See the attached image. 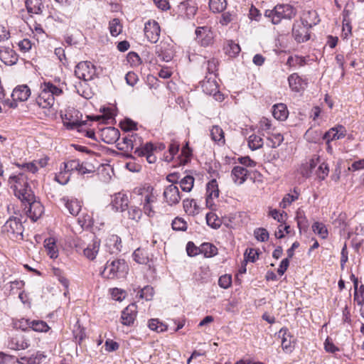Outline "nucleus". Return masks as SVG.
<instances>
[{
  "label": "nucleus",
  "instance_id": "nucleus-1",
  "mask_svg": "<svg viewBox=\"0 0 364 364\" xmlns=\"http://www.w3.org/2000/svg\"><path fill=\"white\" fill-rule=\"evenodd\" d=\"M134 193L139 197L140 205H142L144 214L149 218L154 217L156 212L154 210L153 205L157 200V196L154 192V188L151 186L144 185L135 188Z\"/></svg>",
  "mask_w": 364,
  "mask_h": 364
},
{
  "label": "nucleus",
  "instance_id": "nucleus-2",
  "mask_svg": "<svg viewBox=\"0 0 364 364\" xmlns=\"http://www.w3.org/2000/svg\"><path fill=\"white\" fill-rule=\"evenodd\" d=\"M62 92V90L53 83L44 82L36 100V104L43 109H50L54 105L55 97L60 95Z\"/></svg>",
  "mask_w": 364,
  "mask_h": 364
},
{
  "label": "nucleus",
  "instance_id": "nucleus-3",
  "mask_svg": "<svg viewBox=\"0 0 364 364\" xmlns=\"http://www.w3.org/2000/svg\"><path fill=\"white\" fill-rule=\"evenodd\" d=\"M128 272V265L124 259H114L107 261L103 271L101 272L102 277L113 279L124 277Z\"/></svg>",
  "mask_w": 364,
  "mask_h": 364
},
{
  "label": "nucleus",
  "instance_id": "nucleus-4",
  "mask_svg": "<svg viewBox=\"0 0 364 364\" xmlns=\"http://www.w3.org/2000/svg\"><path fill=\"white\" fill-rule=\"evenodd\" d=\"M296 15V10L289 4H278L272 9H267L264 16L273 24H278L282 19H291Z\"/></svg>",
  "mask_w": 364,
  "mask_h": 364
},
{
  "label": "nucleus",
  "instance_id": "nucleus-5",
  "mask_svg": "<svg viewBox=\"0 0 364 364\" xmlns=\"http://www.w3.org/2000/svg\"><path fill=\"white\" fill-rule=\"evenodd\" d=\"M9 184L15 196L21 200H23L28 193H33L28 184L27 177L23 173L11 176Z\"/></svg>",
  "mask_w": 364,
  "mask_h": 364
},
{
  "label": "nucleus",
  "instance_id": "nucleus-6",
  "mask_svg": "<svg viewBox=\"0 0 364 364\" xmlns=\"http://www.w3.org/2000/svg\"><path fill=\"white\" fill-rule=\"evenodd\" d=\"M2 231L12 240L23 239V226L16 217H10L2 227Z\"/></svg>",
  "mask_w": 364,
  "mask_h": 364
},
{
  "label": "nucleus",
  "instance_id": "nucleus-7",
  "mask_svg": "<svg viewBox=\"0 0 364 364\" xmlns=\"http://www.w3.org/2000/svg\"><path fill=\"white\" fill-rule=\"evenodd\" d=\"M65 172L77 171L80 175L95 172V167L88 161H80L79 159H70L63 163Z\"/></svg>",
  "mask_w": 364,
  "mask_h": 364
},
{
  "label": "nucleus",
  "instance_id": "nucleus-8",
  "mask_svg": "<svg viewBox=\"0 0 364 364\" xmlns=\"http://www.w3.org/2000/svg\"><path fill=\"white\" fill-rule=\"evenodd\" d=\"M21 201L28 203L27 215L33 221H36L43 213L44 208L40 201L36 200L33 193H28L26 198Z\"/></svg>",
  "mask_w": 364,
  "mask_h": 364
},
{
  "label": "nucleus",
  "instance_id": "nucleus-9",
  "mask_svg": "<svg viewBox=\"0 0 364 364\" xmlns=\"http://www.w3.org/2000/svg\"><path fill=\"white\" fill-rule=\"evenodd\" d=\"M75 75L85 82L92 80L96 75L95 66L89 61L80 62L75 66Z\"/></svg>",
  "mask_w": 364,
  "mask_h": 364
},
{
  "label": "nucleus",
  "instance_id": "nucleus-10",
  "mask_svg": "<svg viewBox=\"0 0 364 364\" xmlns=\"http://www.w3.org/2000/svg\"><path fill=\"white\" fill-rule=\"evenodd\" d=\"M141 144V138L136 134H129L122 138L121 141H118L117 147L118 149L124 151H129Z\"/></svg>",
  "mask_w": 364,
  "mask_h": 364
},
{
  "label": "nucleus",
  "instance_id": "nucleus-11",
  "mask_svg": "<svg viewBox=\"0 0 364 364\" xmlns=\"http://www.w3.org/2000/svg\"><path fill=\"white\" fill-rule=\"evenodd\" d=\"M219 196L218 185L215 179L209 181L206 185V206L211 209H215L214 199Z\"/></svg>",
  "mask_w": 364,
  "mask_h": 364
},
{
  "label": "nucleus",
  "instance_id": "nucleus-12",
  "mask_svg": "<svg viewBox=\"0 0 364 364\" xmlns=\"http://www.w3.org/2000/svg\"><path fill=\"white\" fill-rule=\"evenodd\" d=\"M144 31L145 36L149 42L155 43L159 41L161 29L156 21H148L144 25Z\"/></svg>",
  "mask_w": 364,
  "mask_h": 364
},
{
  "label": "nucleus",
  "instance_id": "nucleus-13",
  "mask_svg": "<svg viewBox=\"0 0 364 364\" xmlns=\"http://www.w3.org/2000/svg\"><path fill=\"white\" fill-rule=\"evenodd\" d=\"M163 196L165 201L169 205L178 203L181 199L178 187L176 184H171L166 186L164 191Z\"/></svg>",
  "mask_w": 364,
  "mask_h": 364
},
{
  "label": "nucleus",
  "instance_id": "nucleus-14",
  "mask_svg": "<svg viewBox=\"0 0 364 364\" xmlns=\"http://www.w3.org/2000/svg\"><path fill=\"white\" fill-rule=\"evenodd\" d=\"M292 34L298 43H303L310 38L309 28L303 22H296L294 24Z\"/></svg>",
  "mask_w": 364,
  "mask_h": 364
},
{
  "label": "nucleus",
  "instance_id": "nucleus-15",
  "mask_svg": "<svg viewBox=\"0 0 364 364\" xmlns=\"http://www.w3.org/2000/svg\"><path fill=\"white\" fill-rule=\"evenodd\" d=\"M121 238L117 235L108 236L105 241V250L110 255L117 254L122 249Z\"/></svg>",
  "mask_w": 364,
  "mask_h": 364
},
{
  "label": "nucleus",
  "instance_id": "nucleus-16",
  "mask_svg": "<svg viewBox=\"0 0 364 364\" xmlns=\"http://www.w3.org/2000/svg\"><path fill=\"white\" fill-rule=\"evenodd\" d=\"M196 40L203 46H208L213 43V35L208 27H198L196 30Z\"/></svg>",
  "mask_w": 364,
  "mask_h": 364
},
{
  "label": "nucleus",
  "instance_id": "nucleus-17",
  "mask_svg": "<svg viewBox=\"0 0 364 364\" xmlns=\"http://www.w3.org/2000/svg\"><path fill=\"white\" fill-rule=\"evenodd\" d=\"M137 314V306L135 304L128 305L121 315L122 323L125 326H131L134 323Z\"/></svg>",
  "mask_w": 364,
  "mask_h": 364
},
{
  "label": "nucleus",
  "instance_id": "nucleus-18",
  "mask_svg": "<svg viewBox=\"0 0 364 364\" xmlns=\"http://www.w3.org/2000/svg\"><path fill=\"white\" fill-rule=\"evenodd\" d=\"M156 53L159 60L164 62H170L173 57L172 46L167 43L161 42L160 45L157 46Z\"/></svg>",
  "mask_w": 364,
  "mask_h": 364
},
{
  "label": "nucleus",
  "instance_id": "nucleus-19",
  "mask_svg": "<svg viewBox=\"0 0 364 364\" xmlns=\"http://www.w3.org/2000/svg\"><path fill=\"white\" fill-rule=\"evenodd\" d=\"M346 128L342 125H338L326 132L323 135V139L326 140L327 144H329L331 141L342 139L346 136Z\"/></svg>",
  "mask_w": 364,
  "mask_h": 364
},
{
  "label": "nucleus",
  "instance_id": "nucleus-20",
  "mask_svg": "<svg viewBox=\"0 0 364 364\" xmlns=\"http://www.w3.org/2000/svg\"><path fill=\"white\" fill-rule=\"evenodd\" d=\"M29 346V341L22 335H16L8 342V347L14 350H24Z\"/></svg>",
  "mask_w": 364,
  "mask_h": 364
},
{
  "label": "nucleus",
  "instance_id": "nucleus-21",
  "mask_svg": "<svg viewBox=\"0 0 364 364\" xmlns=\"http://www.w3.org/2000/svg\"><path fill=\"white\" fill-rule=\"evenodd\" d=\"M154 144L151 143H146L141 148H136L134 154L139 156H146V160L149 164H153L156 161V157L154 154Z\"/></svg>",
  "mask_w": 364,
  "mask_h": 364
},
{
  "label": "nucleus",
  "instance_id": "nucleus-22",
  "mask_svg": "<svg viewBox=\"0 0 364 364\" xmlns=\"http://www.w3.org/2000/svg\"><path fill=\"white\" fill-rule=\"evenodd\" d=\"M112 205L117 211L123 212L128 208L129 198L127 194L119 192L114 194Z\"/></svg>",
  "mask_w": 364,
  "mask_h": 364
},
{
  "label": "nucleus",
  "instance_id": "nucleus-23",
  "mask_svg": "<svg viewBox=\"0 0 364 364\" xmlns=\"http://www.w3.org/2000/svg\"><path fill=\"white\" fill-rule=\"evenodd\" d=\"M101 136L105 143L114 144L118 141L120 134L117 128L109 127L102 129Z\"/></svg>",
  "mask_w": 364,
  "mask_h": 364
},
{
  "label": "nucleus",
  "instance_id": "nucleus-24",
  "mask_svg": "<svg viewBox=\"0 0 364 364\" xmlns=\"http://www.w3.org/2000/svg\"><path fill=\"white\" fill-rule=\"evenodd\" d=\"M203 91L209 95L220 96V92L218 91V86L215 78L205 77V79L203 80L201 83Z\"/></svg>",
  "mask_w": 364,
  "mask_h": 364
},
{
  "label": "nucleus",
  "instance_id": "nucleus-25",
  "mask_svg": "<svg viewBox=\"0 0 364 364\" xmlns=\"http://www.w3.org/2000/svg\"><path fill=\"white\" fill-rule=\"evenodd\" d=\"M248 170L240 166H235L231 171V177L233 182L237 185H242L246 181Z\"/></svg>",
  "mask_w": 364,
  "mask_h": 364
},
{
  "label": "nucleus",
  "instance_id": "nucleus-26",
  "mask_svg": "<svg viewBox=\"0 0 364 364\" xmlns=\"http://www.w3.org/2000/svg\"><path fill=\"white\" fill-rule=\"evenodd\" d=\"M0 60L6 65H11L16 63L18 58L14 50L9 47L0 49Z\"/></svg>",
  "mask_w": 364,
  "mask_h": 364
},
{
  "label": "nucleus",
  "instance_id": "nucleus-27",
  "mask_svg": "<svg viewBox=\"0 0 364 364\" xmlns=\"http://www.w3.org/2000/svg\"><path fill=\"white\" fill-rule=\"evenodd\" d=\"M31 95V90L26 85H18L12 92L11 97L14 101L24 102Z\"/></svg>",
  "mask_w": 364,
  "mask_h": 364
},
{
  "label": "nucleus",
  "instance_id": "nucleus-28",
  "mask_svg": "<svg viewBox=\"0 0 364 364\" xmlns=\"http://www.w3.org/2000/svg\"><path fill=\"white\" fill-rule=\"evenodd\" d=\"M100 241L97 239H95L90 243L87 247L83 250V254L88 259L93 260L95 259L99 250H100Z\"/></svg>",
  "mask_w": 364,
  "mask_h": 364
},
{
  "label": "nucleus",
  "instance_id": "nucleus-29",
  "mask_svg": "<svg viewBox=\"0 0 364 364\" xmlns=\"http://www.w3.org/2000/svg\"><path fill=\"white\" fill-rule=\"evenodd\" d=\"M210 136L211 139L218 145L221 146L225 144V133L218 125H214L210 129Z\"/></svg>",
  "mask_w": 364,
  "mask_h": 364
},
{
  "label": "nucleus",
  "instance_id": "nucleus-30",
  "mask_svg": "<svg viewBox=\"0 0 364 364\" xmlns=\"http://www.w3.org/2000/svg\"><path fill=\"white\" fill-rule=\"evenodd\" d=\"M288 81L290 88L296 92L304 89L307 84L305 80H302L296 73L290 75L288 77Z\"/></svg>",
  "mask_w": 364,
  "mask_h": 364
},
{
  "label": "nucleus",
  "instance_id": "nucleus-31",
  "mask_svg": "<svg viewBox=\"0 0 364 364\" xmlns=\"http://www.w3.org/2000/svg\"><path fill=\"white\" fill-rule=\"evenodd\" d=\"M272 114L276 119L284 121L289 115L286 105L283 103L274 105L272 107Z\"/></svg>",
  "mask_w": 364,
  "mask_h": 364
},
{
  "label": "nucleus",
  "instance_id": "nucleus-32",
  "mask_svg": "<svg viewBox=\"0 0 364 364\" xmlns=\"http://www.w3.org/2000/svg\"><path fill=\"white\" fill-rule=\"evenodd\" d=\"M25 4L28 12L31 14H41L44 8L41 0H26Z\"/></svg>",
  "mask_w": 364,
  "mask_h": 364
},
{
  "label": "nucleus",
  "instance_id": "nucleus-33",
  "mask_svg": "<svg viewBox=\"0 0 364 364\" xmlns=\"http://www.w3.org/2000/svg\"><path fill=\"white\" fill-rule=\"evenodd\" d=\"M72 116H70L69 114H65L64 117H63V122L64 126L67 127L68 129H78L82 125L86 124V121L80 120L78 119L77 115H76L77 119H72Z\"/></svg>",
  "mask_w": 364,
  "mask_h": 364
},
{
  "label": "nucleus",
  "instance_id": "nucleus-34",
  "mask_svg": "<svg viewBox=\"0 0 364 364\" xmlns=\"http://www.w3.org/2000/svg\"><path fill=\"white\" fill-rule=\"evenodd\" d=\"M44 247L47 251V254L52 259H55L58 257V250L56 246V241L54 237H49L45 240Z\"/></svg>",
  "mask_w": 364,
  "mask_h": 364
},
{
  "label": "nucleus",
  "instance_id": "nucleus-35",
  "mask_svg": "<svg viewBox=\"0 0 364 364\" xmlns=\"http://www.w3.org/2000/svg\"><path fill=\"white\" fill-rule=\"evenodd\" d=\"M282 335V347L287 353H291L293 350L291 336L288 333L287 329L282 328L279 331V336Z\"/></svg>",
  "mask_w": 364,
  "mask_h": 364
},
{
  "label": "nucleus",
  "instance_id": "nucleus-36",
  "mask_svg": "<svg viewBox=\"0 0 364 364\" xmlns=\"http://www.w3.org/2000/svg\"><path fill=\"white\" fill-rule=\"evenodd\" d=\"M65 202V205L68 210L69 213L73 215H77L81 210V202L77 199H63Z\"/></svg>",
  "mask_w": 364,
  "mask_h": 364
},
{
  "label": "nucleus",
  "instance_id": "nucleus-37",
  "mask_svg": "<svg viewBox=\"0 0 364 364\" xmlns=\"http://www.w3.org/2000/svg\"><path fill=\"white\" fill-rule=\"evenodd\" d=\"M350 11L344 9L343 11V28L342 36L344 38H347L348 36L351 33L352 26L350 21L349 19Z\"/></svg>",
  "mask_w": 364,
  "mask_h": 364
},
{
  "label": "nucleus",
  "instance_id": "nucleus-38",
  "mask_svg": "<svg viewBox=\"0 0 364 364\" xmlns=\"http://www.w3.org/2000/svg\"><path fill=\"white\" fill-rule=\"evenodd\" d=\"M134 259L139 264H146L149 262L150 259L148 252L138 248L133 253Z\"/></svg>",
  "mask_w": 364,
  "mask_h": 364
},
{
  "label": "nucleus",
  "instance_id": "nucleus-39",
  "mask_svg": "<svg viewBox=\"0 0 364 364\" xmlns=\"http://www.w3.org/2000/svg\"><path fill=\"white\" fill-rule=\"evenodd\" d=\"M183 208L185 211L189 215H196L199 213L200 208L194 199H186L183 200Z\"/></svg>",
  "mask_w": 364,
  "mask_h": 364
},
{
  "label": "nucleus",
  "instance_id": "nucleus-40",
  "mask_svg": "<svg viewBox=\"0 0 364 364\" xmlns=\"http://www.w3.org/2000/svg\"><path fill=\"white\" fill-rule=\"evenodd\" d=\"M27 323L30 328L37 332H47L50 327L46 322L41 320L27 321Z\"/></svg>",
  "mask_w": 364,
  "mask_h": 364
},
{
  "label": "nucleus",
  "instance_id": "nucleus-41",
  "mask_svg": "<svg viewBox=\"0 0 364 364\" xmlns=\"http://www.w3.org/2000/svg\"><path fill=\"white\" fill-rule=\"evenodd\" d=\"M200 253L205 257H212L218 254V248L209 242L203 243L200 246Z\"/></svg>",
  "mask_w": 364,
  "mask_h": 364
},
{
  "label": "nucleus",
  "instance_id": "nucleus-42",
  "mask_svg": "<svg viewBox=\"0 0 364 364\" xmlns=\"http://www.w3.org/2000/svg\"><path fill=\"white\" fill-rule=\"evenodd\" d=\"M109 30L110 34L116 37L122 31V25L119 18H113L109 22Z\"/></svg>",
  "mask_w": 364,
  "mask_h": 364
},
{
  "label": "nucleus",
  "instance_id": "nucleus-43",
  "mask_svg": "<svg viewBox=\"0 0 364 364\" xmlns=\"http://www.w3.org/2000/svg\"><path fill=\"white\" fill-rule=\"evenodd\" d=\"M227 6L226 0H210V9L214 13H220L223 11Z\"/></svg>",
  "mask_w": 364,
  "mask_h": 364
},
{
  "label": "nucleus",
  "instance_id": "nucleus-44",
  "mask_svg": "<svg viewBox=\"0 0 364 364\" xmlns=\"http://www.w3.org/2000/svg\"><path fill=\"white\" fill-rule=\"evenodd\" d=\"M268 134L267 140L270 142L269 146L272 148L279 146L284 140L283 136L279 132H271Z\"/></svg>",
  "mask_w": 364,
  "mask_h": 364
},
{
  "label": "nucleus",
  "instance_id": "nucleus-45",
  "mask_svg": "<svg viewBox=\"0 0 364 364\" xmlns=\"http://www.w3.org/2000/svg\"><path fill=\"white\" fill-rule=\"evenodd\" d=\"M180 9L184 11L188 18L193 17L197 11L196 6L191 1L183 2L180 6Z\"/></svg>",
  "mask_w": 364,
  "mask_h": 364
},
{
  "label": "nucleus",
  "instance_id": "nucleus-46",
  "mask_svg": "<svg viewBox=\"0 0 364 364\" xmlns=\"http://www.w3.org/2000/svg\"><path fill=\"white\" fill-rule=\"evenodd\" d=\"M194 181V178L189 175H187L181 179L179 183L182 191L185 192H190L193 187Z\"/></svg>",
  "mask_w": 364,
  "mask_h": 364
},
{
  "label": "nucleus",
  "instance_id": "nucleus-47",
  "mask_svg": "<svg viewBox=\"0 0 364 364\" xmlns=\"http://www.w3.org/2000/svg\"><path fill=\"white\" fill-rule=\"evenodd\" d=\"M263 145V139L262 137L255 134H252L248 138V146L252 150H257Z\"/></svg>",
  "mask_w": 364,
  "mask_h": 364
},
{
  "label": "nucleus",
  "instance_id": "nucleus-48",
  "mask_svg": "<svg viewBox=\"0 0 364 364\" xmlns=\"http://www.w3.org/2000/svg\"><path fill=\"white\" fill-rule=\"evenodd\" d=\"M312 230L315 234L318 235L322 239H325L328 237V230L325 225L321 223H314L312 225Z\"/></svg>",
  "mask_w": 364,
  "mask_h": 364
},
{
  "label": "nucleus",
  "instance_id": "nucleus-49",
  "mask_svg": "<svg viewBox=\"0 0 364 364\" xmlns=\"http://www.w3.org/2000/svg\"><path fill=\"white\" fill-rule=\"evenodd\" d=\"M149 328L156 332H164L166 331L167 326L163 323L160 322L158 318H152L149 321Z\"/></svg>",
  "mask_w": 364,
  "mask_h": 364
},
{
  "label": "nucleus",
  "instance_id": "nucleus-50",
  "mask_svg": "<svg viewBox=\"0 0 364 364\" xmlns=\"http://www.w3.org/2000/svg\"><path fill=\"white\" fill-rule=\"evenodd\" d=\"M207 224L214 229H218L220 227L221 221L213 213H209L206 215Z\"/></svg>",
  "mask_w": 364,
  "mask_h": 364
},
{
  "label": "nucleus",
  "instance_id": "nucleus-51",
  "mask_svg": "<svg viewBox=\"0 0 364 364\" xmlns=\"http://www.w3.org/2000/svg\"><path fill=\"white\" fill-rule=\"evenodd\" d=\"M287 64L290 67H301L305 64V59L300 56H289L287 59Z\"/></svg>",
  "mask_w": 364,
  "mask_h": 364
},
{
  "label": "nucleus",
  "instance_id": "nucleus-52",
  "mask_svg": "<svg viewBox=\"0 0 364 364\" xmlns=\"http://www.w3.org/2000/svg\"><path fill=\"white\" fill-rule=\"evenodd\" d=\"M299 197V193L294 191V194L288 193L282 199L280 203V206L282 208H286L293 201L296 200Z\"/></svg>",
  "mask_w": 364,
  "mask_h": 364
},
{
  "label": "nucleus",
  "instance_id": "nucleus-53",
  "mask_svg": "<svg viewBox=\"0 0 364 364\" xmlns=\"http://www.w3.org/2000/svg\"><path fill=\"white\" fill-rule=\"evenodd\" d=\"M60 170L61 171L58 174L55 175V180L60 184L65 185L70 179V176L68 175L69 172H65L63 169V164L60 166Z\"/></svg>",
  "mask_w": 364,
  "mask_h": 364
},
{
  "label": "nucleus",
  "instance_id": "nucleus-54",
  "mask_svg": "<svg viewBox=\"0 0 364 364\" xmlns=\"http://www.w3.org/2000/svg\"><path fill=\"white\" fill-rule=\"evenodd\" d=\"M128 214L129 219L137 221L142 215V210L136 206H132L129 209Z\"/></svg>",
  "mask_w": 364,
  "mask_h": 364
},
{
  "label": "nucleus",
  "instance_id": "nucleus-55",
  "mask_svg": "<svg viewBox=\"0 0 364 364\" xmlns=\"http://www.w3.org/2000/svg\"><path fill=\"white\" fill-rule=\"evenodd\" d=\"M171 225L174 230H186L187 228L186 222L180 218H175L173 220Z\"/></svg>",
  "mask_w": 364,
  "mask_h": 364
},
{
  "label": "nucleus",
  "instance_id": "nucleus-56",
  "mask_svg": "<svg viewBox=\"0 0 364 364\" xmlns=\"http://www.w3.org/2000/svg\"><path fill=\"white\" fill-rule=\"evenodd\" d=\"M254 235L256 239L261 242L267 241L269 238V233L264 228H257L255 230Z\"/></svg>",
  "mask_w": 364,
  "mask_h": 364
},
{
  "label": "nucleus",
  "instance_id": "nucleus-57",
  "mask_svg": "<svg viewBox=\"0 0 364 364\" xmlns=\"http://www.w3.org/2000/svg\"><path fill=\"white\" fill-rule=\"evenodd\" d=\"M154 296V289L151 287H144L140 291L139 296L146 301L151 300Z\"/></svg>",
  "mask_w": 364,
  "mask_h": 364
},
{
  "label": "nucleus",
  "instance_id": "nucleus-58",
  "mask_svg": "<svg viewBox=\"0 0 364 364\" xmlns=\"http://www.w3.org/2000/svg\"><path fill=\"white\" fill-rule=\"evenodd\" d=\"M232 284V277L229 274H224L218 279V285L223 289H228Z\"/></svg>",
  "mask_w": 364,
  "mask_h": 364
},
{
  "label": "nucleus",
  "instance_id": "nucleus-59",
  "mask_svg": "<svg viewBox=\"0 0 364 364\" xmlns=\"http://www.w3.org/2000/svg\"><path fill=\"white\" fill-rule=\"evenodd\" d=\"M328 166L325 163H322L318 166V170L316 171V174L321 180H324L326 177L328 176Z\"/></svg>",
  "mask_w": 364,
  "mask_h": 364
},
{
  "label": "nucleus",
  "instance_id": "nucleus-60",
  "mask_svg": "<svg viewBox=\"0 0 364 364\" xmlns=\"http://www.w3.org/2000/svg\"><path fill=\"white\" fill-rule=\"evenodd\" d=\"M354 301L358 305H363L364 302V285L361 284L358 290L354 292Z\"/></svg>",
  "mask_w": 364,
  "mask_h": 364
},
{
  "label": "nucleus",
  "instance_id": "nucleus-61",
  "mask_svg": "<svg viewBox=\"0 0 364 364\" xmlns=\"http://www.w3.org/2000/svg\"><path fill=\"white\" fill-rule=\"evenodd\" d=\"M186 252L188 256L194 257L200 253V247H196L193 242H188L186 245Z\"/></svg>",
  "mask_w": 364,
  "mask_h": 364
},
{
  "label": "nucleus",
  "instance_id": "nucleus-62",
  "mask_svg": "<svg viewBox=\"0 0 364 364\" xmlns=\"http://www.w3.org/2000/svg\"><path fill=\"white\" fill-rule=\"evenodd\" d=\"M111 294L112 298L116 301H122L126 296L125 291L114 288L112 289Z\"/></svg>",
  "mask_w": 364,
  "mask_h": 364
},
{
  "label": "nucleus",
  "instance_id": "nucleus-63",
  "mask_svg": "<svg viewBox=\"0 0 364 364\" xmlns=\"http://www.w3.org/2000/svg\"><path fill=\"white\" fill-rule=\"evenodd\" d=\"M259 128L262 131H265L267 133L271 132L272 131V123L271 121L265 117H263L261 119L259 122Z\"/></svg>",
  "mask_w": 364,
  "mask_h": 364
},
{
  "label": "nucleus",
  "instance_id": "nucleus-64",
  "mask_svg": "<svg viewBox=\"0 0 364 364\" xmlns=\"http://www.w3.org/2000/svg\"><path fill=\"white\" fill-rule=\"evenodd\" d=\"M125 80L129 85L134 86L137 82L139 78L135 73L130 71L125 75Z\"/></svg>",
  "mask_w": 364,
  "mask_h": 364
}]
</instances>
